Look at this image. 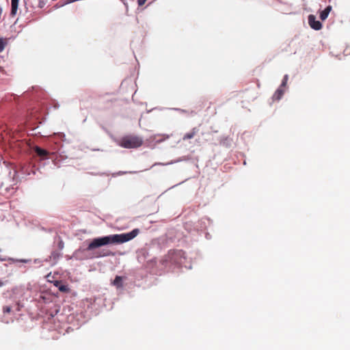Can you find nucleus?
Here are the masks:
<instances>
[{
    "mask_svg": "<svg viewBox=\"0 0 350 350\" xmlns=\"http://www.w3.org/2000/svg\"><path fill=\"white\" fill-rule=\"evenodd\" d=\"M332 9V6L331 5H328L324 10L321 11L320 12V18L322 21H325L327 18V16H328L329 12H331Z\"/></svg>",
    "mask_w": 350,
    "mask_h": 350,
    "instance_id": "nucleus-7",
    "label": "nucleus"
},
{
    "mask_svg": "<svg viewBox=\"0 0 350 350\" xmlns=\"http://www.w3.org/2000/svg\"><path fill=\"white\" fill-rule=\"evenodd\" d=\"M139 230L137 228L133 229L128 233L111 234L109 236L94 239L88 245L87 250H93L95 248L106 245L110 243L121 244L133 239L137 236Z\"/></svg>",
    "mask_w": 350,
    "mask_h": 350,
    "instance_id": "nucleus-1",
    "label": "nucleus"
},
{
    "mask_svg": "<svg viewBox=\"0 0 350 350\" xmlns=\"http://www.w3.org/2000/svg\"><path fill=\"white\" fill-rule=\"evenodd\" d=\"M4 285V282L0 280V287L3 286Z\"/></svg>",
    "mask_w": 350,
    "mask_h": 350,
    "instance_id": "nucleus-14",
    "label": "nucleus"
},
{
    "mask_svg": "<svg viewBox=\"0 0 350 350\" xmlns=\"http://www.w3.org/2000/svg\"><path fill=\"white\" fill-rule=\"evenodd\" d=\"M198 132V129L196 127L193 128L189 133H186L183 136V139L187 140V139H192L193 137H194V136L197 134Z\"/></svg>",
    "mask_w": 350,
    "mask_h": 350,
    "instance_id": "nucleus-6",
    "label": "nucleus"
},
{
    "mask_svg": "<svg viewBox=\"0 0 350 350\" xmlns=\"http://www.w3.org/2000/svg\"><path fill=\"white\" fill-rule=\"evenodd\" d=\"M12 311V308L8 306H5L3 307V312L4 314L10 313Z\"/></svg>",
    "mask_w": 350,
    "mask_h": 350,
    "instance_id": "nucleus-11",
    "label": "nucleus"
},
{
    "mask_svg": "<svg viewBox=\"0 0 350 350\" xmlns=\"http://www.w3.org/2000/svg\"><path fill=\"white\" fill-rule=\"evenodd\" d=\"M288 77L287 75H284L282 83L278 88V89L275 91L274 94L273 95V99L275 100H279L282 96L286 89V84L288 82Z\"/></svg>",
    "mask_w": 350,
    "mask_h": 350,
    "instance_id": "nucleus-3",
    "label": "nucleus"
},
{
    "mask_svg": "<svg viewBox=\"0 0 350 350\" xmlns=\"http://www.w3.org/2000/svg\"><path fill=\"white\" fill-rule=\"evenodd\" d=\"M146 1V0H138L137 3L139 5H143Z\"/></svg>",
    "mask_w": 350,
    "mask_h": 350,
    "instance_id": "nucleus-13",
    "label": "nucleus"
},
{
    "mask_svg": "<svg viewBox=\"0 0 350 350\" xmlns=\"http://www.w3.org/2000/svg\"><path fill=\"white\" fill-rule=\"evenodd\" d=\"M113 285L120 288L122 286V277L117 275L112 282Z\"/></svg>",
    "mask_w": 350,
    "mask_h": 350,
    "instance_id": "nucleus-9",
    "label": "nucleus"
},
{
    "mask_svg": "<svg viewBox=\"0 0 350 350\" xmlns=\"http://www.w3.org/2000/svg\"><path fill=\"white\" fill-rule=\"evenodd\" d=\"M59 290L61 291V292H67L68 291V288L65 285H61L59 287Z\"/></svg>",
    "mask_w": 350,
    "mask_h": 350,
    "instance_id": "nucleus-12",
    "label": "nucleus"
},
{
    "mask_svg": "<svg viewBox=\"0 0 350 350\" xmlns=\"http://www.w3.org/2000/svg\"><path fill=\"white\" fill-rule=\"evenodd\" d=\"M308 24L314 30H320L322 28L321 23L317 21L316 17L312 14L308 16Z\"/></svg>",
    "mask_w": 350,
    "mask_h": 350,
    "instance_id": "nucleus-4",
    "label": "nucleus"
},
{
    "mask_svg": "<svg viewBox=\"0 0 350 350\" xmlns=\"http://www.w3.org/2000/svg\"><path fill=\"white\" fill-rule=\"evenodd\" d=\"M8 38H0V53L4 50L5 45L8 44Z\"/></svg>",
    "mask_w": 350,
    "mask_h": 350,
    "instance_id": "nucleus-10",
    "label": "nucleus"
},
{
    "mask_svg": "<svg viewBox=\"0 0 350 350\" xmlns=\"http://www.w3.org/2000/svg\"><path fill=\"white\" fill-rule=\"evenodd\" d=\"M19 0H11V15L15 16L17 12Z\"/></svg>",
    "mask_w": 350,
    "mask_h": 350,
    "instance_id": "nucleus-8",
    "label": "nucleus"
},
{
    "mask_svg": "<svg viewBox=\"0 0 350 350\" xmlns=\"http://www.w3.org/2000/svg\"><path fill=\"white\" fill-rule=\"evenodd\" d=\"M34 151L36 152L37 155L41 157L42 159H46L49 154V152L47 150L42 149L39 146H35Z\"/></svg>",
    "mask_w": 350,
    "mask_h": 350,
    "instance_id": "nucleus-5",
    "label": "nucleus"
},
{
    "mask_svg": "<svg viewBox=\"0 0 350 350\" xmlns=\"http://www.w3.org/2000/svg\"><path fill=\"white\" fill-rule=\"evenodd\" d=\"M118 144L124 148H137L142 146L143 139L137 135H127L121 137Z\"/></svg>",
    "mask_w": 350,
    "mask_h": 350,
    "instance_id": "nucleus-2",
    "label": "nucleus"
}]
</instances>
